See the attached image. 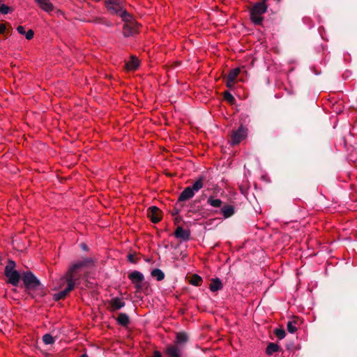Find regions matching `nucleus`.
<instances>
[{"mask_svg":"<svg viewBox=\"0 0 357 357\" xmlns=\"http://www.w3.org/2000/svg\"><path fill=\"white\" fill-rule=\"evenodd\" d=\"M95 264V260L91 257H86L82 260L77 261L73 263L69 266L67 272L61 278L66 282L67 287L55 294L56 300L64 299L66 296L75 288V283L80 278L79 271L84 268H87L93 266Z\"/></svg>","mask_w":357,"mask_h":357,"instance_id":"nucleus-1","label":"nucleus"},{"mask_svg":"<svg viewBox=\"0 0 357 357\" xmlns=\"http://www.w3.org/2000/svg\"><path fill=\"white\" fill-rule=\"evenodd\" d=\"M250 19L255 25L261 26L264 20V14L268 10V5L264 2H256L252 6L249 8Z\"/></svg>","mask_w":357,"mask_h":357,"instance_id":"nucleus-2","label":"nucleus"},{"mask_svg":"<svg viewBox=\"0 0 357 357\" xmlns=\"http://www.w3.org/2000/svg\"><path fill=\"white\" fill-rule=\"evenodd\" d=\"M204 176L198 177L191 186L185 188L178 197V201L184 202L194 197L195 192H198L204 187Z\"/></svg>","mask_w":357,"mask_h":357,"instance_id":"nucleus-3","label":"nucleus"},{"mask_svg":"<svg viewBox=\"0 0 357 357\" xmlns=\"http://www.w3.org/2000/svg\"><path fill=\"white\" fill-rule=\"evenodd\" d=\"M105 4L111 14L118 15L122 18L128 15V13L123 10L122 0H105Z\"/></svg>","mask_w":357,"mask_h":357,"instance_id":"nucleus-4","label":"nucleus"},{"mask_svg":"<svg viewBox=\"0 0 357 357\" xmlns=\"http://www.w3.org/2000/svg\"><path fill=\"white\" fill-rule=\"evenodd\" d=\"M15 263L13 261H9L8 264L6 266L4 273L6 278H8V282L13 286H17L20 275V273L15 270Z\"/></svg>","mask_w":357,"mask_h":357,"instance_id":"nucleus-5","label":"nucleus"},{"mask_svg":"<svg viewBox=\"0 0 357 357\" xmlns=\"http://www.w3.org/2000/svg\"><path fill=\"white\" fill-rule=\"evenodd\" d=\"M22 280L25 287L29 294L31 291H37L40 289V283L32 273H25L22 276Z\"/></svg>","mask_w":357,"mask_h":357,"instance_id":"nucleus-6","label":"nucleus"},{"mask_svg":"<svg viewBox=\"0 0 357 357\" xmlns=\"http://www.w3.org/2000/svg\"><path fill=\"white\" fill-rule=\"evenodd\" d=\"M247 132V128L243 125L240 126L237 130H232L231 133L230 143L232 145L238 144L246 138Z\"/></svg>","mask_w":357,"mask_h":357,"instance_id":"nucleus-7","label":"nucleus"},{"mask_svg":"<svg viewBox=\"0 0 357 357\" xmlns=\"http://www.w3.org/2000/svg\"><path fill=\"white\" fill-rule=\"evenodd\" d=\"M140 26L135 20L126 21L123 27L124 36L129 37L139 33Z\"/></svg>","mask_w":357,"mask_h":357,"instance_id":"nucleus-8","label":"nucleus"},{"mask_svg":"<svg viewBox=\"0 0 357 357\" xmlns=\"http://www.w3.org/2000/svg\"><path fill=\"white\" fill-rule=\"evenodd\" d=\"M165 354L167 357H182V349L177 344H170L166 346Z\"/></svg>","mask_w":357,"mask_h":357,"instance_id":"nucleus-9","label":"nucleus"},{"mask_svg":"<svg viewBox=\"0 0 357 357\" xmlns=\"http://www.w3.org/2000/svg\"><path fill=\"white\" fill-rule=\"evenodd\" d=\"M147 216L152 222L158 223L162 220V212L159 208L151 206L148 209Z\"/></svg>","mask_w":357,"mask_h":357,"instance_id":"nucleus-10","label":"nucleus"},{"mask_svg":"<svg viewBox=\"0 0 357 357\" xmlns=\"http://www.w3.org/2000/svg\"><path fill=\"white\" fill-rule=\"evenodd\" d=\"M108 310L110 312H115L123 307L126 305L124 301L119 297L112 298L108 302Z\"/></svg>","mask_w":357,"mask_h":357,"instance_id":"nucleus-11","label":"nucleus"},{"mask_svg":"<svg viewBox=\"0 0 357 357\" xmlns=\"http://www.w3.org/2000/svg\"><path fill=\"white\" fill-rule=\"evenodd\" d=\"M329 105L332 112L336 114L342 113L344 108L342 100H336L334 98L329 100Z\"/></svg>","mask_w":357,"mask_h":357,"instance_id":"nucleus-12","label":"nucleus"},{"mask_svg":"<svg viewBox=\"0 0 357 357\" xmlns=\"http://www.w3.org/2000/svg\"><path fill=\"white\" fill-rule=\"evenodd\" d=\"M174 236L183 241H188L190 238V232L189 230L184 229L182 227L178 226L174 231Z\"/></svg>","mask_w":357,"mask_h":357,"instance_id":"nucleus-13","label":"nucleus"},{"mask_svg":"<svg viewBox=\"0 0 357 357\" xmlns=\"http://www.w3.org/2000/svg\"><path fill=\"white\" fill-rule=\"evenodd\" d=\"M128 278L132 281V283L136 284V286L139 287V284L141 283L144 280V275L140 272L134 271L129 273Z\"/></svg>","mask_w":357,"mask_h":357,"instance_id":"nucleus-14","label":"nucleus"},{"mask_svg":"<svg viewBox=\"0 0 357 357\" xmlns=\"http://www.w3.org/2000/svg\"><path fill=\"white\" fill-rule=\"evenodd\" d=\"M220 213L224 218L227 219L231 217L235 213V208L231 204H225L220 209Z\"/></svg>","mask_w":357,"mask_h":357,"instance_id":"nucleus-15","label":"nucleus"},{"mask_svg":"<svg viewBox=\"0 0 357 357\" xmlns=\"http://www.w3.org/2000/svg\"><path fill=\"white\" fill-rule=\"evenodd\" d=\"M39 7L47 13H50L54 10L53 4L48 0H35Z\"/></svg>","mask_w":357,"mask_h":357,"instance_id":"nucleus-16","label":"nucleus"},{"mask_svg":"<svg viewBox=\"0 0 357 357\" xmlns=\"http://www.w3.org/2000/svg\"><path fill=\"white\" fill-rule=\"evenodd\" d=\"M139 66V61L137 57L131 56L130 60L128 61L125 66L126 70L135 71Z\"/></svg>","mask_w":357,"mask_h":357,"instance_id":"nucleus-17","label":"nucleus"},{"mask_svg":"<svg viewBox=\"0 0 357 357\" xmlns=\"http://www.w3.org/2000/svg\"><path fill=\"white\" fill-rule=\"evenodd\" d=\"M222 288V283L219 278H216L211 279V283L209 284V289L212 292L218 291L219 290H221Z\"/></svg>","mask_w":357,"mask_h":357,"instance_id":"nucleus-18","label":"nucleus"},{"mask_svg":"<svg viewBox=\"0 0 357 357\" xmlns=\"http://www.w3.org/2000/svg\"><path fill=\"white\" fill-rule=\"evenodd\" d=\"M116 321L119 325L127 327L130 324V318L126 313H119Z\"/></svg>","mask_w":357,"mask_h":357,"instance_id":"nucleus-19","label":"nucleus"},{"mask_svg":"<svg viewBox=\"0 0 357 357\" xmlns=\"http://www.w3.org/2000/svg\"><path fill=\"white\" fill-rule=\"evenodd\" d=\"M207 204L213 208H220L222 202L220 199H216L213 196H210L207 199Z\"/></svg>","mask_w":357,"mask_h":357,"instance_id":"nucleus-20","label":"nucleus"},{"mask_svg":"<svg viewBox=\"0 0 357 357\" xmlns=\"http://www.w3.org/2000/svg\"><path fill=\"white\" fill-rule=\"evenodd\" d=\"M280 349L279 345L275 343L271 342L269 343L266 349V353L268 356L273 355L274 353L278 351Z\"/></svg>","mask_w":357,"mask_h":357,"instance_id":"nucleus-21","label":"nucleus"},{"mask_svg":"<svg viewBox=\"0 0 357 357\" xmlns=\"http://www.w3.org/2000/svg\"><path fill=\"white\" fill-rule=\"evenodd\" d=\"M188 340V335L185 333H178L176 336V341L174 344H179L187 342Z\"/></svg>","mask_w":357,"mask_h":357,"instance_id":"nucleus-22","label":"nucleus"},{"mask_svg":"<svg viewBox=\"0 0 357 357\" xmlns=\"http://www.w3.org/2000/svg\"><path fill=\"white\" fill-rule=\"evenodd\" d=\"M241 70L239 68H236L229 71L227 76V79H229L230 82H235L237 77L239 75Z\"/></svg>","mask_w":357,"mask_h":357,"instance_id":"nucleus-23","label":"nucleus"},{"mask_svg":"<svg viewBox=\"0 0 357 357\" xmlns=\"http://www.w3.org/2000/svg\"><path fill=\"white\" fill-rule=\"evenodd\" d=\"M151 275L157 281H162L165 278L164 273L159 268H155L151 272Z\"/></svg>","mask_w":357,"mask_h":357,"instance_id":"nucleus-24","label":"nucleus"},{"mask_svg":"<svg viewBox=\"0 0 357 357\" xmlns=\"http://www.w3.org/2000/svg\"><path fill=\"white\" fill-rule=\"evenodd\" d=\"M297 319H294V320L289 321L287 326L288 332L290 333H294L297 331Z\"/></svg>","mask_w":357,"mask_h":357,"instance_id":"nucleus-25","label":"nucleus"},{"mask_svg":"<svg viewBox=\"0 0 357 357\" xmlns=\"http://www.w3.org/2000/svg\"><path fill=\"white\" fill-rule=\"evenodd\" d=\"M189 282L194 286H200L202 283V278L199 275L194 274L190 278Z\"/></svg>","mask_w":357,"mask_h":357,"instance_id":"nucleus-26","label":"nucleus"},{"mask_svg":"<svg viewBox=\"0 0 357 357\" xmlns=\"http://www.w3.org/2000/svg\"><path fill=\"white\" fill-rule=\"evenodd\" d=\"M274 334L280 340L284 338V337L286 335L285 331L282 328H275L274 330Z\"/></svg>","mask_w":357,"mask_h":357,"instance_id":"nucleus-27","label":"nucleus"},{"mask_svg":"<svg viewBox=\"0 0 357 357\" xmlns=\"http://www.w3.org/2000/svg\"><path fill=\"white\" fill-rule=\"evenodd\" d=\"M43 341L45 344H52L54 342V337L50 334L44 335Z\"/></svg>","mask_w":357,"mask_h":357,"instance_id":"nucleus-28","label":"nucleus"},{"mask_svg":"<svg viewBox=\"0 0 357 357\" xmlns=\"http://www.w3.org/2000/svg\"><path fill=\"white\" fill-rule=\"evenodd\" d=\"M223 96H224L225 100H227L230 103H233L235 101L234 97L229 91H225L223 93Z\"/></svg>","mask_w":357,"mask_h":357,"instance_id":"nucleus-29","label":"nucleus"},{"mask_svg":"<svg viewBox=\"0 0 357 357\" xmlns=\"http://www.w3.org/2000/svg\"><path fill=\"white\" fill-rule=\"evenodd\" d=\"M10 11V8L8 6H7L5 4H1V6H0V12L2 13V14H7Z\"/></svg>","mask_w":357,"mask_h":357,"instance_id":"nucleus-30","label":"nucleus"},{"mask_svg":"<svg viewBox=\"0 0 357 357\" xmlns=\"http://www.w3.org/2000/svg\"><path fill=\"white\" fill-rule=\"evenodd\" d=\"M34 32L32 29H29L25 33V37L27 40H31L33 38Z\"/></svg>","mask_w":357,"mask_h":357,"instance_id":"nucleus-31","label":"nucleus"},{"mask_svg":"<svg viewBox=\"0 0 357 357\" xmlns=\"http://www.w3.org/2000/svg\"><path fill=\"white\" fill-rule=\"evenodd\" d=\"M17 32L21 35H25L26 31L23 26H18L17 27Z\"/></svg>","mask_w":357,"mask_h":357,"instance_id":"nucleus-32","label":"nucleus"},{"mask_svg":"<svg viewBox=\"0 0 357 357\" xmlns=\"http://www.w3.org/2000/svg\"><path fill=\"white\" fill-rule=\"evenodd\" d=\"M234 83L235 82H230L229 79H227L226 80V86L227 87L229 88V89H232L234 86Z\"/></svg>","mask_w":357,"mask_h":357,"instance_id":"nucleus-33","label":"nucleus"},{"mask_svg":"<svg viewBox=\"0 0 357 357\" xmlns=\"http://www.w3.org/2000/svg\"><path fill=\"white\" fill-rule=\"evenodd\" d=\"M6 30V24H0V34L4 33Z\"/></svg>","mask_w":357,"mask_h":357,"instance_id":"nucleus-34","label":"nucleus"},{"mask_svg":"<svg viewBox=\"0 0 357 357\" xmlns=\"http://www.w3.org/2000/svg\"><path fill=\"white\" fill-rule=\"evenodd\" d=\"M128 261L131 263H136V260L135 259V257L132 254H130L128 255Z\"/></svg>","mask_w":357,"mask_h":357,"instance_id":"nucleus-35","label":"nucleus"},{"mask_svg":"<svg viewBox=\"0 0 357 357\" xmlns=\"http://www.w3.org/2000/svg\"><path fill=\"white\" fill-rule=\"evenodd\" d=\"M153 357H162L161 353L159 351H155L153 352Z\"/></svg>","mask_w":357,"mask_h":357,"instance_id":"nucleus-36","label":"nucleus"},{"mask_svg":"<svg viewBox=\"0 0 357 357\" xmlns=\"http://www.w3.org/2000/svg\"><path fill=\"white\" fill-rule=\"evenodd\" d=\"M81 248H82L84 250H88V247H87V245H86L85 243H82V244H81Z\"/></svg>","mask_w":357,"mask_h":357,"instance_id":"nucleus-37","label":"nucleus"},{"mask_svg":"<svg viewBox=\"0 0 357 357\" xmlns=\"http://www.w3.org/2000/svg\"><path fill=\"white\" fill-rule=\"evenodd\" d=\"M94 22H98V23H102V18H97L94 20Z\"/></svg>","mask_w":357,"mask_h":357,"instance_id":"nucleus-38","label":"nucleus"},{"mask_svg":"<svg viewBox=\"0 0 357 357\" xmlns=\"http://www.w3.org/2000/svg\"><path fill=\"white\" fill-rule=\"evenodd\" d=\"M80 357H89V356L86 354H84L81 355Z\"/></svg>","mask_w":357,"mask_h":357,"instance_id":"nucleus-39","label":"nucleus"},{"mask_svg":"<svg viewBox=\"0 0 357 357\" xmlns=\"http://www.w3.org/2000/svg\"><path fill=\"white\" fill-rule=\"evenodd\" d=\"M267 1H268V0H262L261 2H264L265 3H267Z\"/></svg>","mask_w":357,"mask_h":357,"instance_id":"nucleus-40","label":"nucleus"},{"mask_svg":"<svg viewBox=\"0 0 357 357\" xmlns=\"http://www.w3.org/2000/svg\"><path fill=\"white\" fill-rule=\"evenodd\" d=\"M38 290H40V292H43V290H41V288L40 287V289Z\"/></svg>","mask_w":357,"mask_h":357,"instance_id":"nucleus-41","label":"nucleus"}]
</instances>
